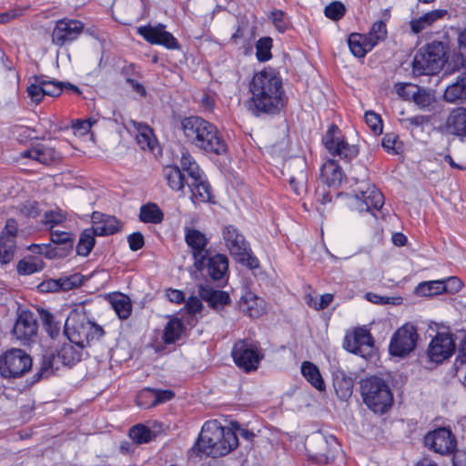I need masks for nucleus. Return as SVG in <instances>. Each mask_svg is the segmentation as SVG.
<instances>
[{
  "mask_svg": "<svg viewBox=\"0 0 466 466\" xmlns=\"http://www.w3.org/2000/svg\"><path fill=\"white\" fill-rule=\"evenodd\" d=\"M424 444L436 453L450 455L455 451L457 441L449 429L438 428L425 435Z\"/></svg>",
  "mask_w": 466,
  "mask_h": 466,
  "instance_id": "f8f14e48",
  "label": "nucleus"
},
{
  "mask_svg": "<svg viewBox=\"0 0 466 466\" xmlns=\"http://www.w3.org/2000/svg\"><path fill=\"white\" fill-rule=\"evenodd\" d=\"M272 39L262 37L256 44V56L258 61L265 62L271 58Z\"/></svg>",
  "mask_w": 466,
  "mask_h": 466,
  "instance_id": "3c124183",
  "label": "nucleus"
},
{
  "mask_svg": "<svg viewBox=\"0 0 466 466\" xmlns=\"http://www.w3.org/2000/svg\"><path fill=\"white\" fill-rule=\"evenodd\" d=\"M418 338L416 328L410 323L404 324L392 335L389 346L390 353L398 357L407 356L415 349Z\"/></svg>",
  "mask_w": 466,
  "mask_h": 466,
  "instance_id": "9d476101",
  "label": "nucleus"
},
{
  "mask_svg": "<svg viewBox=\"0 0 466 466\" xmlns=\"http://www.w3.org/2000/svg\"><path fill=\"white\" fill-rule=\"evenodd\" d=\"M322 141L327 150L332 156L339 157L341 159L350 160L359 153L356 146L350 145L344 137L340 136V131L335 125H332L327 130Z\"/></svg>",
  "mask_w": 466,
  "mask_h": 466,
  "instance_id": "9b49d317",
  "label": "nucleus"
},
{
  "mask_svg": "<svg viewBox=\"0 0 466 466\" xmlns=\"http://www.w3.org/2000/svg\"><path fill=\"white\" fill-rule=\"evenodd\" d=\"M65 335L70 342L86 347L92 340L99 339L104 329L99 325L86 319L83 312L72 310L65 322Z\"/></svg>",
  "mask_w": 466,
  "mask_h": 466,
  "instance_id": "20e7f679",
  "label": "nucleus"
},
{
  "mask_svg": "<svg viewBox=\"0 0 466 466\" xmlns=\"http://www.w3.org/2000/svg\"><path fill=\"white\" fill-rule=\"evenodd\" d=\"M37 329L38 324L35 314L28 309H22L17 313L12 335L22 344H26L36 336Z\"/></svg>",
  "mask_w": 466,
  "mask_h": 466,
  "instance_id": "ddd939ff",
  "label": "nucleus"
},
{
  "mask_svg": "<svg viewBox=\"0 0 466 466\" xmlns=\"http://www.w3.org/2000/svg\"><path fill=\"white\" fill-rule=\"evenodd\" d=\"M43 80V88H45V96H58L61 95V81L48 79L46 76H41Z\"/></svg>",
  "mask_w": 466,
  "mask_h": 466,
  "instance_id": "13d9d810",
  "label": "nucleus"
},
{
  "mask_svg": "<svg viewBox=\"0 0 466 466\" xmlns=\"http://www.w3.org/2000/svg\"><path fill=\"white\" fill-rule=\"evenodd\" d=\"M198 294L201 299L208 302L209 307L216 310H219L230 303V298L227 292L213 289L208 286H199Z\"/></svg>",
  "mask_w": 466,
  "mask_h": 466,
  "instance_id": "393cba45",
  "label": "nucleus"
},
{
  "mask_svg": "<svg viewBox=\"0 0 466 466\" xmlns=\"http://www.w3.org/2000/svg\"><path fill=\"white\" fill-rule=\"evenodd\" d=\"M27 95L35 105L39 104L45 96L42 76H35L33 82L27 86Z\"/></svg>",
  "mask_w": 466,
  "mask_h": 466,
  "instance_id": "c03bdc74",
  "label": "nucleus"
},
{
  "mask_svg": "<svg viewBox=\"0 0 466 466\" xmlns=\"http://www.w3.org/2000/svg\"><path fill=\"white\" fill-rule=\"evenodd\" d=\"M320 172L323 181L329 187H337L340 185L343 177L342 169L334 160L327 161Z\"/></svg>",
  "mask_w": 466,
  "mask_h": 466,
  "instance_id": "2f4dec72",
  "label": "nucleus"
},
{
  "mask_svg": "<svg viewBox=\"0 0 466 466\" xmlns=\"http://www.w3.org/2000/svg\"><path fill=\"white\" fill-rule=\"evenodd\" d=\"M41 319L46 330L51 337L56 335L59 331V328L56 327L54 321V316L48 311L43 310L40 313Z\"/></svg>",
  "mask_w": 466,
  "mask_h": 466,
  "instance_id": "680f3d73",
  "label": "nucleus"
},
{
  "mask_svg": "<svg viewBox=\"0 0 466 466\" xmlns=\"http://www.w3.org/2000/svg\"><path fill=\"white\" fill-rule=\"evenodd\" d=\"M185 325L178 318H172L167 323L163 330V341L165 344H173L179 340L185 332Z\"/></svg>",
  "mask_w": 466,
  "mask_h": 466,
  "instance_id": "72a5a7b5",
  "label": "nucleus"
},
{
  "mask_svg": "<svg viewBox=\"0 0 466 466\" xmlns=\"http://www.w3.org/2000/svg\"><path fill=\"white\" fill-rule=\"evenodd\" d=\"M20 211L23 215L26 217L35 218L39 215V208L38 204L35 201H26L25 202L20 208Z\"/></svg>",
  "mask_w": 466,
  "mask_h": 466,
  "instance_id": "774afa93",
  "label": "nucleus"
},
{
  "mask_svg": "<svg viewBox=\"0 0 466 466\" xmlns=\"http://www.w3.org/2000/svg\"><path fill=\"white\" fill-rule=\"evenodd\" d=\"M15 250V239L2 236L0 238V262L2 264L9 263L14 258Z\"/></svg>",
  "mask_w": 466,
  "mask_h": 466,
  "instance_id": "37998d69",
  "label": "nucleus"
},
{
  "mask_svg": "<svg viewBox=\"0 0 466 466\" xmlns=\"http://www.w3.org/2000/svg\"><path fill=\"white\" fill-rule=\"evenodd\" d=\"M162 175L168 187L176 192H184L186 186L190 183L189 177L187 179L182 170L175 165L166 166L162 169Z\"/></svg>",
  "mask_w": 466,
  "mask_h": 466,
  "instance_id": "b1692460",
  "label": "nucleus"
},
{
  "mask_svg": "<svg viewBox=\"0 0 466 466\" xmlns=\"http://www.w3.org/2000/svg\"><path fill=\"white\" fill-rule=\"evenodd\" d=\"M415 87L416 86L406 83H400L395 86L397 94L405 100L413 98V94L416 90Z\"/></svg>",
  "mask_w": 466,
  "mask_h": 466,
  "instance_id": "69168bd1",
  "label": "nucleus"
},
{
  "mask_svg": "<svg viewBox=\"0 0 466 466\" xmlns=\"http://www.w3.org/2000/svg\"><path fill=\"white\" fill-rule=\"evenodd\" d=\"M95 232L93 229H86L80 236L76 245V253L79 256L86 257L95 245Z\"/></svg>",
  "mask_w": 466,
  "mask_h": 466,
  "instance_id": "a19ab883",
  "label": "nucleus"
},
{
  "mask_svg": "<svg viewBox=\"0 0 466 466\" xmlns=\"http://www.w3.org/2000/svg\"><path fill=\"white\" fill-rule=\"evenodd\" d=\"M384 205L382 193L373 185L362 183L354 189V195L350 198V206L359 212L380 210Z\"/></svg>",
  "mask_w": 466,
  "mask_h": 466,
  "instance_id": "1a4fd4ad",
  "label": "nucleus"
},
{
  "mask_svg": "<svg viewBox=\"0 0 466 466\" xmlns=\"http://www.w3.org/2000/svg\"><path fill=\"white\" fill-rule=\"evenodd\" d=\"M129 437L136 445L148 443L154 437L153 431L143 424H137L129 430Z\"/></svg>",
  "mask_w": 466,
  "mask_h": 466,
  "instance_id": "ea45409f",
  "label": "nucleus"
},
{
  "mask_svg": "<svg viewBox=\"0 0 466 466\" xmlns=\"http://www.w3.org/2000/svg\"><path fill=\"white\" fill-rule=\"evenodd\" d=\"M443 97L449 103L466 101V72L460 74L456 80L446 87Z\"/></svg>",
  "mask_w": 466,
  "mask_h": 466,
  "instance_id": "bb28decb",
  "label": "nucleus"
},
{
  "mask_svg": "<svg viewBox=\"0 0 466 466\" xmlns=\"http://www.w3.org/2000/svg\"><path fill=\"white\" fill-rule=\"evenodd\" d=\"M92 127V122L88 120H77L72 125L73 132L76 136H85L86 135Z\"/></svg>",
  "mask_w": 466,
  "mask_h": 466,
  "instance_id": "338daca9",
  "label": "nucleus"
},
{
  "mask_svg": "<svg viewBox=\"0 0 466 466\" xmlns=\"http://www.w3.org/2000/svg\"><path fill=\"white\" fill-rule=\"evenodd\" d=\"M238 446L237 433L229 428L223 427L217 420H213L204 423L189 454L200 458L203 456L219 458L228 455Z\"/></svg>",
  "mask_w": 466,
  "mask_h": 466,
  "instance_id": "f03ea898",
  "label": "nucleus"
},
{
  "mask_svg": "<svg viewBox=\"0 0 466 466\" xmlns=\"http://www.w3.org/2000/svg\"><path fill=\"white\" fill-rule=\"evenodd\" d=\"M208 260V273L214 280L221 279L228 268V259L227 256L217 254L213 257L209 256Z\"/></svg>",
  "mask_w": 466,
  "mask_h": 466,
  "instance_id": "473e14b6",
  "label": "nucleus"
},
{
  "mask_svg": "<svg viewBox=\"0 0 466 466\" xmlns=\"http://www.w3.org/2000/svg\"><path fill=\"white\" fill-rule=\"evenodd\" d=\"M83 30L82 22L75 19H61L56 22L52 32V41L60 46L70 44L78 38Z\"/></svg>",
  "mask_w": 466,
  "mask_h": 466,
  "instance_id": "2eb2a0df",
  "label": "nucleus"
},
{
  "mask_svg": "<svg viewBox=\"0 0 466 466\" xmlns=\"http://www.w3.org/2000/svg\"><path fill=\"white\" fill-rule=\"evenodd\" d=\"M455 350V342L450 332H438L428 348L430 359L434 362H441L450 358Z\"/></svg>",
  "mask_w": 466,
  "mask_h": 466,
  "instance_id": "f3484780",
  "label": "nucleus"
},
{
  "mask_svg": "<svg viewBox=\"0 0 466 466\" xmlns=\"http://www.w3.org/2000/svg\"><path fill=\"white\" fill-rule=\"evenodd\" d=\"M42 268L43 261L35 258L20 260L17 264V271L21 275H30Z\"/></svg>",
  "mask_w": 466,
  "mask_h": 466,
  "instance_id": "09e8293b",
  "label": "nucleus"
},
{
  "mask_svg": "<svg viewBox=\"0 0 466 466\" xmlns=\"http://www.w3.org/2000/svg\"><path fill=\"white\" fill-rule=\"evenodd\" d=\"M447 10L436 9L424 14L419 18L410 20V31L413 34H419L427 27L431 26L436 21L443 18L447 15Z\"/></svg>",
  "mask_w": 466,
  "mask_h": 466,
  "instance_id": "c756f323",
  "label": "nucleus"
},
{
  "mask_svg": "<svg viewBox=\"0 0 466 466\" xmlns=\"http://www.w3.org/2000/svg\"><path fill=\"white\" fill-rule=\"evenodd\" d=\"M82 283V276L74 274L68 277H62L56 281L51 282L55 288H60L62 290H69L75 287L80 286Z\"/></svg>",
  "mask_w": 466,
  "mask_h": 466,
  "instance_id": "603ef678",
  "label": "nucleus"
},
{
  "mask_svg": "<svg viewBox=\"0 0 466 466\" xmlns=\"http://www.w3.org/2000/svg\"><path fill=\"white\" fill-rule=\"evenodd\" d=\"M271 19L275 27L280 33L285 32L289 25V21L286 16L285 13L281 10H274L271 12Z\"/></svg>",
  "mask_w": 466,
  "mask_h": 466,
  "instance_id": "bf43d9fd",
  "label": "nucleus"
},
{
  "mask_svg": "<svg viewBox=\"0 0 466 466\" xmlns=\"http://www.w3.org/2000/svg\"><path fill=\"white\" fill-rule=\"evenodd\" d=\"M250 105L256 115L275 114L284 106L282 78L272 68L256 73L249 84Z\"/></svg>",
  "mask_w": 466,
  "mask_h": 466,
  "instance_id": "f257e3e1",
  "label": "nucleus"
},
{
  "mask_svg": "<svg viewBox=\"0 0 466 466\" xmlns=\"http://www.w3.org/2000/svg\"><path fill=\"white\" fill-rule=\"evenodd\" d=\"M188 188L191 192V198L195 203H207L212 198L210 185L204 179L203 174L196 177V179H190Z\"/></svg>",
  "mask_w": 466,
  "mask_h": 466,
  "instance_id": "cd10ccee",
  "label": "nucleus"
},
{
  "mask_svg": "<svg viewBox=\"0 0 466 466\" xmlns=\"http://www.w3.org/2000/svg\"><path fill=\"white\" fill-rule=\"evenodd\" d=\"M137 33L151 45L163 46L170 50L179 49L177 40L171 33L166 31L165 25L141 26L137 29Z\"/></svg>",
  "mask_w": 466,
  "mask_h": 466,
  "instance_id": "dca6fc26",
  "label": "nucleus"
},
{
  "mask_svg": "<svg viewBox=\"0 0 466 466\" xmlns=\"http://www.w3.org/2000/svg\"><path fill=\"white\" fill-rule=\"evenodd\" d=\"M365 122L374 135L382 133V120L379 114L374 111H367L364 116Z\"/></svg>",
  "mask_w": 466,
  "mask_h": 466,
  "instance_id": "4d7b16f0",
  "label": "nucleus"
},
{
  "mask_svg": "<svg viewBox=\"0 0 466 466\" xmlns=\"http://www.w3.org/2000/svg\"><path fill=\"white\" fill-rule=\"evenodd\" d=\"M235 259L251 269L258 268L259 267V261L252 255L249 247L248 248V250H245V256H237Z\"/></svg>",
  "mask_w": 466,
  "mask_h": 466,
  "instance_id": "0e129e2a",
  "label": "nucleus"
},
{
  "mask_svg": "<svg viewBox=\"0 0 466 466\" xmlns=\"http://www.w3.org/2000/svg\"><path fill=\"white\" fill-rule=\"evenodd\" d=\"M181 129L188 143L207 153L220 155L227 151L217 127L202 117H185L181 120Z\"/></svg>",
  "mask_w": 466,
  "mask_h": 466,
  "instance_id": "7ed1b4c3",
  "label": "nucleus"
},
{
  "mask_svg": "<svg viewBox=\"0 0 466 466\" xmlns=\"http://www.w3.org/2000/svg\"><path fill=\"white\" fill-rule=\"evenodd\" d=\"M180 165L183 171L187 173L189 179H196V177L203 174L193 157L187 151L181 153Z\"/></svg>",
  "mask_w": 466,
  "mask_h": 466,
  "instance_id": "79ce46f5",
  "label": "nucleus"
},
{
  "mask_svg": "<svg viewBox=\"0 0 466 466\" xmlns=\"http://www.w3.org/2000/svg\"><path fill=\"white\" fill-rule=\"evenodd\" d=\"M263 299L249 292L241 298V307L251 318H258L263 312Z\"/></svg>",
  "mask_w": 466,
  "mask_h": 466,
  "instance_id": "4c0bfd02",
  "label": "nucleus"
},
{
  "mask_svg": "<svg viewBox=\"0 0 466 466\" xmlns=\"http://www.w3.org/2000/svg\"><path fill=\"white\" fill-rule=\"evenodd\" d=\"M288 181L296 195H300L307 189L308 172L306 163L301 158H294L287 164Z\"/></svg>",
  "mask_w": 466,
  "mask_h": 466,
  "instance_id": "a211bd4d",
  "label": "nucleus"
},
{
  "mask_svg": "<svg viewBox=\"0 0 466 466\" xmlns=\"http://www.w3.org/2000/svg\"><path fill=\"white\" fill-rule=\"evenodd\" d=\"M442 286L443 292L453 294L459 292L461 289L463 283L457 277H450L442 280Z\"/></svg>",
  "mask_w": 466,
  "mask_h": 466,
  "instance_id": "e2e57ef3",
  "label": "nucleus"
},
{
  "mask_svg": "<svg viewBox=\"0 0 466 466\" xmlns=\"http://www.w3.org/2000/svg\"><path fill=\"white\" fill-rule=\"evenodd\" d=\"M431 121L429 116L417 115L414 116L400 119V124L413 133L417 128H420L423 131V127L429 124Z\"/></svg>",
  "mask_w": 466,
  "mask_h": 466,
  "instance_id": "8fccbe9b",
  "label": "nucleus"
},
{
  "mask_svg": "<svg viewBox=\"0 0 466 466\" xmlns=\"http://www.w3.org/2000/svg\"><path fill=\"white\" fill-rule=\"evenodd\" d=\"M387 34L386 24L379 20L373 23L370 32L366 35L375 47L380 42L386 39Z\"/></svg>",
  "mask_w": 466,
  "mask_h": 466,
  "instance_id": "a18cd8bd",
  "label": "nucleus"
},
{
  "mask_svg": "<svg viewBox=\"0 0 466 466\" xmlns=\"http://www.w3.org/2000/svg\"><path fill=\"white\" fill-rule=\"evenodd\" d=\"M231 355L236 365L246 372L256 370L264 357L259 342L252 339L238 340Z\"/></svg>",
  "mask_w": 466,
  "mask_h": 466,
  "instance_id": "0eeeda50",
  "label": "nucleus"
},
{
  "mask_svg": "<svg viewBox=\"0 0 466 466\" xmlns=\"http://www.w3.org/2000/svg\"><path fill=\"white\" fill-rule=\"evenodd\" d=\"M301 373L305 379L318 390H325V383L318 367L309 362L304 361L301 365Z\"/></svg>",
  "mask_w": 466,
  "mask_h": 466,
  "instance_id": "e433bc0d",
  "label": "nucleus"
},
{
  "mask_svg": "<svg viewBox=\"0 0 466 466\" xmlns=\"http://www.w3.org/2000/svg\"><path fill=\"white\" fill-rule=\"evenodd\" d=\"M32 359L21 349H11L0 356V374L4 378H20L31 370Z\"/></svg>",
  "mask_w": 466,
  "mask_h": 466,
  "instance_id": "6e6552de",
  "label": "nucleus"
},
{
  "mask_svg": "<svg viewBox=\"0 0 466 466\" xmlns=\"http://www.w3.org/2000/svg\"><path fill=\"white\" fill-rule=\"evenodd\" d=\"M346 13L345 5L339 1H334L328 5L324 9L325 15L333 20L339 21L341 19Z\"/></svg>",
  "mask_w": 466,
  "mask_h": 466,
  "instance_id": "6e6d98bb",
  "label": "nucleus"
},
{
  "mask_svg": "<svg viewBox=\"0 0 466 466\" xmlns=\"http://www.w3.org/2000/svg\"><path fill=\"white\" fill-rule=\"evenodd\" d=\"M444 129L450 135L466 137V108L452 109L445 120Z\"/></svg>",
  "mask_w": 466,
  "mask_h": 466,
  "instance_id": "4be33fe9",
  "label": "nucleus"
},
{
  "mask_svg": "<svg viewBox=\"0 0 466 466\" xmlns=\"http://www.w3.org/2000/svg\"><path fill=\"white\" fill-rule=\"evenodd\" d=\"M112 309L121 319H127L132 311V305L129 298L122 293H116L109 297Z\"/></svg>",
  "mask_w": 466,
  "mask_h": 466,
  "instance_id": "f704fd0d",
  "label": "nucleus"
},
{
  "mask_svg": "<svg viewBox=\"0 0 466 466\" xmlns=\"http://www.w3.org/2000/svg\"><path fill=\"white\" fill-rule=\"evenodd\" d=\"M132 125L137 132L136 139L139 147L143 150H152L156 142L152 129L147 125L136 121H132Z\"/></svg>",
  "mask_w": 466,
  "mask_h": 466,
  "instance_id": "c9c22d12",
  "label": "nucleus"
},
{
  "mask_svg": "<svg viewBox=\"0 0 466 466\" xmlns=\"http://www.w3.org/2000/svg\"><path fill=\"white\" fill-rule=\"evenodd\" d=\"M348 45L351 54L359 58H363L374 48L367 35L359 33H351L349 35Z\"/></svg>",
  "mask_w": 466,
  "mask_h": 466,
  "instance_id": "c85d7f7f",
  "label": "nucleus"
},
{
  "mask_svg": "<svg viewBox=\"0 0 466 466\" xmlns=\"http://www.w3.org/2000/svg\"><path fill=\"white\" fill-rule=\"evenodd\" d=\"M415 89L412 100L420 108H426L434 102V94L431 90L417 86Z\"/></svg>",
  "mask_w": 466,
  "mask_h": 466,
  "instance_id": "de8ad7c7",
  "label": "nucleus"
},
{
  "mask_svg": "<svg viewBox=\"0 0 466 466\" xmlns=\"http://www.w3.org/2000/svg\"><path fill=\"white\" fill-rule=\"evenodd\" d=\"M85 348L86 347H80L69 341V343H65L60 348L57 358L64 365H74L81 360Z\"/></svg>",
  "mask_w": 466,
  "mask_h": 466,
  "instance_id": "7c9ffc66",
  "label": "nucleus"
},
{
  "mask_svg": "<svg viewBox=\"0 0 466 466\" xmlns=\"http://www.w3.org/2000/svg\"><path fill=\"white\" fill-rule=\"evenodd\" d=\"M360 393L364 403L375 413H385L393 402V395L388 383L377 376L361 380Z\"/></svg>",
  "mask_w": 466,
  "mask_h": 466,
  "instance_id": "39448f33",
  "label": "nucleus"
},
{
  "mask_svg": "<svg viewBox=\"0 0 466 466\" xmlns=\"http://www.w3.org/2000/svg\"><path fill=\"white\" fill-rule=\"evenodd\" d=\"M21 157L30 158L43 165H51L61 158L60 153L46 144L35 146L21 152Z\"/></svg>",
  "mask_w": 466,
  "mask_h": 466,
  "instance_id": "aec40b11",
  "label": "nucleus"
},
{
  "mask_svg": "<svg viewBox=\"0 0 466 466\" xmlns=\"http://www.w3.org/2000/svg\"><path fill=\"white\" fill-rule=\"evenodd\" d=\"M185 240L191 248L195 267L198 270L203 269L206 260L209 256V251L207 248L208 239L206 235L198 229L187 228L185 234Z\"/></svg>",
  "mask_w": 466,
  "mask_h": 466,
  "instance_id": "4468645a",
  "label": "nucleus"
},
{
  "mask_svg": "<svg viewBox=\"0 0 466 466\" xmlns=\"http://www.w3.org/2000/svg\"><path fill=\"white\" fill-rule=\"evenodd\" d=\"M175 396L174 392L169 390H144L137 396V405L144 408L156 406L170 400Z\"/></svg>",
  "mask_w": 466,
  "mask_h": 466,
  "instance_id": "5701e85b",
  "label": "nucleus"
},
{
  "mask_svg": "<svg viewBox=\"0 0 466 466\" xmlns=\"http://www.w3.org/2000/svg\"><path fill=\"white\" fill-rule=\"evenodd\" d=\"M373 340L370 331L365 328H357L353 332L345 336L343 347L354 354L364 353L366 349L371 348Z\"/></svg>",
  "mask_w": 466,
  "mask_h": 466,
  "instance_id": "6ab92c4d",
  "label": "nucleus"
},
{
  "mask_svg": "<svg viewBox=\"0 0 466 466\" xmlns=\"http://www.w3.org/2000/svg\"><path fill=\"white\" fill-rule=\"evenodd\" d=\"M59 359L57 358V355L55 356L53 354L44 356L42 360V365L39 370V376L40 377H49L52 375L56 370H58L57 366H55L56 363H57Z\"/></svg>",
  "mask_w": 466,
  "mask_h": 466,
  "instance_id": "5fc2aeb1",
  "label": "nucleus"
},
{
  "mask_svg": "<svg viewBox=\"0 0 466 466\" xmlns=\"http://www.w3.org/2000/svg\"><path fill=\"white\" fill-rule=\"evenodd\" d=\"M139 218L144 223L158 224L162 222L164 214L155 203H147L140 208Z\"/></svg>",
  "mask_w": 466,
  "mask_h": 466,
  "instance_id": "58836bf2",
  "label": "nucleus"
},
{
  "mask_svg": "<svg viewBox=\"0 0 466 466\" xmlns=\"http://www.w3.org/2000/svg\"><path fill=\"white\" fill-rule=\"evenodd\" d=\"M92 218L94 219L92 229L96 236L112 235L119 229V222L115 217L95 212Z\"/></svg>",
  "mask_w": 466,
  "mask_h": 466,
  "instance_id": "a878e982",
  "label": "nucleus"
},
{
  "mask_svg": "<svg viewBox=\"0 0 466 466\" xmlns=\"http://www.w3.org/2000/svg\"><path fill=\"white\" fill-rule=\"evenodd\" d=\"M223 238L232 257L245 256V250H248L249 245L236 227L232 225L225 227Z\"/></svg>",
  "mask_w": 466,
  "mask_h": 466,
  "instance_id": "412c9836",
  "label": "nucleus"
},
{
  "mask_svg": "<svg viewBox=\"0 0 466 466\" xmlns=\"http://www.w3.org/2000/svg\"><path fill=\"white\" fill-rule=\"evenodd\" d=\"M65 221L66 214L63 213L60 209L46 211L44 214V218L42 220L43 224L49 229H52L56 226L61 225Z\"/></svg>",
  "mask_w": 466,
  "mask_h": 466,
  "instance_id": "864d4df0",
  "label": "nucleus"
},
{
  "mask_svg": "<svg viewBox=\"0 0 466 466\" xmlns=\"http://www.w3.org/2000/svg\"><path fill=\"white\" fill-rule=\"evenodd\" d=\"M416 292L421 296H433L443 292L442 280H431L420 283Z\"/></svg>",
  "mask_w": 466,
  "mask_h": 466,
  "instance_id": "49530a36",
  "label": "nucleus"
},
{
  "mask_svg": "<svg viewBox=\"0 0 466 466\" xmlns=\"http://www.w3.org/2000/svg\"><path fill=\"white\" fill-rule=\"evenodd\" d=\"M447 48L442 42L433 41L420 48L412 61V72L416 76L436 75L446 62Z\"/></svg>",
  "mask_w": 466,
  "mask_h": 466,
  "instance_id": "423d86ee",
  "label": "nucleus"
},
{
  "mask_svg": "<svg viewBox=\"0 0 466 466\" xmlns=\"http://www.w3.org/2000/svg\"><path fill=\"white\" fill-rule=\"evenodd\" d=\"M51 241L56 245H65L66 249H71L73 246L71 235L65 231H52Z\"/></svg>",
  "mask_w": 466,
  "mask_h": 466,
  "instance_id": "052dcab7",
  "label": "nucleus"
}]
</instances>
